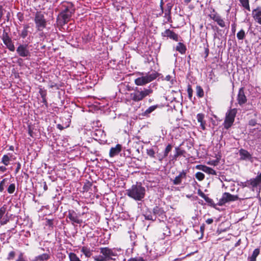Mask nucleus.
<instances>
[{"instance_id": "f257e3e1", "label": "nucleus", "mask_w": 261, "mask_h": 261, "mask_svg": "<svg viewBox=\"0 0 261 261\" xmlns=\"http://www.w3.org/2000/svg\"><path fill=\"white\" fill-rule=\"evenodd\" d=\"M146 193L145 188L142 186L141 182H137L126 190V194L130 198L137 200L142 201L145 197Z\"/></svg>"}, {"instance_id": "f03ea898", "label": "nucleus", "mask_w": 261, "mask_h": 261, "mask_svg": "<svg viewBox=\"0 0 261 261\" xmlns=\"http://www.w3.org/2000/svg\"><path fill=\"white\" fill-rule=\"evenodd\" d=\"M133 92L130 94V97L131 99L135 102L143 100L153 92V90L150 87L147 88L135 87L133 89Z\"/></svg>"}, {"instance_id": "7ed1b4c3", "label": "nucleus", "mask_w": 261, "mask_h": 261, "mask_svg": "<svg viewBox=\"0 0 261 261\" xmlns=\"http://www.w3.org/2000/svg\"><path fill=\"white\" fill-rule=\"evenodd\" d=\"M139 75H141L135 79V84L137 86H144L157 77V73L152 72V73H144L143 72H139Z\"/></svg>"}, {"instance_id": "20e7f679", "label": "nucleus", "mask_w": 261, "mask_h": 261, "mask_svg": "<svg viewBox=\"0 0 261 261\" xmlns=\"http://www.w3.org/2000/svg\"><path fill=\"white\" fill-rule=\"evenodd\" d=\"M237 113V109L236 108L231 109L226 113L224 122V126L225 128L228 129L232 125Z\"/></svg>"}, {"instance_id": "39448f33", "label": "nucleus", "mask_w": 261, "mask_h": 261, "mask_svg": "<svg viewBox=\"0 0 261 261\" xmlns=\"http://www.w3.org/2000/svg\"><path fill=\"white\" fill-rule=\"evenodd\" d=\"M80 214H77L74 210H69L66 216V221L70 222L72 225L76 224L81 225L83 223V220L80 218Z\"/></svg>"}, {"instance_id": "423d86ee", "label": "nucleus", "mask_w": 261, "mask_h": 261, "mask_svg": "<svg viewBox=\"0 0 261 261\" xmlns=\"http://www.w3.org/2000/svg\"><path fill=\"white\" fill-rule=\"evenodd\" d=\"M34 21L36 24V27L37 31H42L44 28L46 27V21L44 18L43 14L40 12H37Z\"/></svg>"}, {"instance_id": "0eeeda50", "label": "nucleus", "mask_w": 261, "mask_h": 261, "mask_svg": "<svg viewBox=\"0 0 261 261\" xmlns=\"http://www.w3.org/2000/svg\"><path fill=\"white\" fill-rule=\"evenodd\" d=\"M99 249L100 253L105 256L108 261L116 259L117 254L114 249H112L108 247H101Z\"/></svg>"}, {"instance_id": "6e6552de", "label": "nucleus", "mask_w": 261, "mask_h": 261, "mask_svg": "<svg viewBox=\"0 0 261 261\" xmlns=\"http://www.w3.org/2000/svg\"><path fill=\"white\" fill-rule=\"evenodd\" d=\"M249 188L251 189L253 191L256 190L259 192L261 189V173L254 178H251L248 180Z\"/></svg>"}, {"instance_id": "1a4fd4ad", "label": "nucleus", "mask_w": 261, "mask_h": 261, "mask_svg": "<svg viewBox=\"0 0 261 261\" xmlns=\"http://www.w3.org/2000/svg\"><path fill=\"white\" fill-rule=\"evenodd\" d=\"M238 199L237 195H233L229 193L225 192L223 194L222 197L219 199L217 204L222 206L226 202L236 201Z\"/></svg>"}, {"instance_id": "9d476101", "label": "nucleus", "mask_w": 261, "mask_h": 261, "mask_svg": "<svg viewBox=\"0 0 261 261\" xmlns=\"http://www.w3.org/2000/svg\"><path fill=\"white\" fill-rule=\"evenodd\" d=\"M16 52L21 57L25 58L31 56V53L28 49V45L27 44H20L16 49Z\"/></svg>"}, {"instance_id": "9b49d317", "label": "nucleus", "mask_w": 261, "mask_h": 261, "mask_svg": "<svg viewBox=\"0 0 261 261\" xmlns=\"http://www.w3.org/2000/svg\"><path fill=\"white\" fill-rule=\"evenodd\" d=\"M2 40L7 47L11 51L15 50V46L11 38L7 32H4L2 35Z\"/></svg>"}, {"instance_id": "f8f14e48", "label": "nucleus", "mask_w": 261, "mask_h": 261, "mask_svg": "<svg viewBox=\"0 0 261 261\" xmlns=\"http://www.w3.org/2000/svg\"><path fill=\"white\" fill-rule=\"evenodd\" d=\"M245 89L244 87L241 88L239 90L237 95V101L238 104L242 107L244 104H245L247 101V98L245 94Z\"/></svg>"}, {"instance_id": "ddd939ff", "label": "nucleus", "mask_w": 261, "mask_h": 261, "mask_svg": "<svg viewBox=\"0 0 261 261\" xmlns=\"http://www.w3.org/2000/svg\"><path fill=\"white\" fill-rule=\"evenodd\" d=\"M210 17L214 21L216 22L217 24L221 27L224 28L225 27V23L221 17L213 10V12L210 14Z\"/></svg>"}, {"instance_id": "4468645a", "label": "nucleus", "mask_w": 261, "mask_h": 261, "mask_svg": "<svg viewBox=\"0 0 261 261\" xmlns=\"http://www.w3.org/2000/svg\"><path fill=\"white\" fill-rule=\"evenodd\" d=\"M74 12V9H69V8H66L61 13L60 15L63 20L64 23H67L69 21L71 17L72 14Z\"/></svg>"}, {"instance_id": "2eb2a0df", "label": "nucleus", "mask_w": 261, "mask_h": 261, "mask_svg": "<svg viewBox=\"0 0 261 261\" xmlns=\"http://www.w3.org/2000/svg\"><path fill=\"white\" fill-rule=\"evenodd\" d=\"M240 159L243 161H248L251 162H253L252 155L246 150L241 148L239 151Z\"/></svg>"}, {"instance_id": "dca6fc26", "label": "nucleus", "mask_w": 261, "mask_h": 261, "mask_svg": "<svg viewBox=\"0 0 261 261\" xmlns=\"http://www.w3.org/2000/svg\"><path fill=\"white\" fill-rule=\"evenodd\" d=\"M162 36L164 37L169 38L175 41L179 40L178 35L170 29H167L164 32H162Z\"/></svg>"}, {"instance_id": "f3484780", "label": "nucleus", "mask_w": 261, "mask_h": 261, "mask_svg": "<svg viewBox=\"0 0 261 261\" xmlns=\"http://www.w3.org/2000/svg\"><path fill=\"white\" fill-rule=\"evenodd\" d=\"M196 168L199 170H202V171L209 174H212L214 175L217 174V173L215 170L205 165H197L196 166Z\"/></svg>"}, {"instance_id": "a211bd4d", "label": "nucleus", "mask_w": 261, "mask_h": 261, "mask_svg": "<svg viewBox=\"0 0 261 261\" xmlns=\"http://www.w3.org/2000/svg\"><path fill=\"white\" fill-rule=\"evenodd\" d=\"M121 150L122 146L119 144H117L115 147H111L109 152L110 156L112 158L118 155Z\"/></svg>"}, {"instance_id": "6ab92c4d", "label": "nucleus", "mask_w": 261, "mask_h": 261, "mask_svg": "<svg viewBox=\"0 0 261 261\" xmlns=\"http://www.w3.org/2000/svg\"><path fill=\"white\" fill-rule=\"evenodd\" d=\"M187 175V171L182 170L179 174L176 176L175 179L173 180V183L175 185H178L181 183L182 179L186 178Z\"/></svg>"}, {"instance_id": "aec40b11", "label": "nucleus", "mask_w": 261, "mask_h": 261, "mask_svg": "<svg viewBox=\"0 0 261 261\" xmlns=\"http://www.w3.org/2000/svg\"><path fill=\"white\" fill-rule=\"evenodd\" d=\"M252 15L254 20L261 24V9L257 8L252 11Z\"/></svg>"}, {"instance_id": "412c9836", "label": "nucleus", "mask_w": 261, "mask_h": 261, "mask_svg": "<svg viewBox=\"0 0 261 261\" xmlns=\"http://www.w3.org/2000/svg\"><path fill=\"white\" fill-rule=\"evenodd\" d=\"M30 27L29 24H24L23 27V29L21 31V32L19 33V35L21 38L22 39H24L27 37V36L28 35L29 33H30L29 29H30Z\"/></svg>"}, {"instance_id": "4be33fe9", "label": "nucleus", "mask_w": 261, "mask_h": 261, "mask_svg": "<svg viewBox=\"0 0 261 261\" xmlns=\"http://www.w3.org/2000/svg\"><path fill=\"white\" fill-rule=\"evenodd\" d=\"M153 216L155 217V219L158 216H161L164 214V211L163 208L160 207L158 206H155L152 210Z\"/></svg>"}, {"instance_id": "5701e85b", "label": "nucleus", "mask_w": 261, "mask_h": 261, "mask_svg": "<svg viewBox=\"0 0 261 261\" xmlns=\"http://www.w3.org/2000/svg\"><path fill=\"white\" fill-rule=\"evenodd\" d=\"M176 50L180 54H184L186 53L187 48L186 46L182 43L179 42L176 47Z\"/></svg>"}, {"instance_id": "b1692460", "label": "nucleus", "mask_w": 261, "mask_h": 261, "mask_svg": "<svg viewBox=\"0 0 261 261\" xmlns=\"http://www.w3.org/2000/svg\"><path fill=\"white\" fill-rule=\"evenodd\" d=\"M186 153V151L183 149H181L179 147L175 148V153L173 156V159L176 160L177 158L180 155H183Z\"/></svg>"}, {"instance_id": "393cba45", "label": "nucleus", "mask_w": 261, "mask_h": 261, "mask_svg": "<svg viewBox=\"0 0 261 261\" xmlns=\"http://www.w3.org/2000/svg\"><path fill=\"white\" fill-rule=\"evenodd\" d=\"M81 252L87 257H90L92 254V251L87 247H83L81 249Z\"/></svg>"}, {"instance_id": "a878e982", "label": "nucleus", "mask_w": 261, "mask_h": 261, "mask_svg": "<svg viewBox=\"0 0 261 261\" xmlns=\"http://www.w3.org/2000/svg\"><path fill=\"white\" fill-rule=\"evenodd\" d=\"M158 107V105H154L149 107L143 113V116H147L149 114L154 111Z\"/></svg>"}, {"instance_id": "bb28decb", "label": "nucleus", "mask_w": 261, "mask_h": 261, "mask_svg": "<svg viewBox=\"0 0 261 261\" xmlns=\"http://www.w3.org/2000/svg\"><path fill=\"white\" fill-rule=\"evenodd\" d=\"M240 3H241L242 6L245 8V9L247 10L248 11H250V6H249V0H239Z\"/></svg>"}, {"instance_id": "cd10ccee", "label": "nucleus", "mask_w": 261, "mask_h": 261, "mask_svg": "<svg viewBox=\"0 0 261 261\" xmlns=\"http://www.w3.org/2000/svg\"><path fill=\"white\" fill-rule=\"evenodd\" d=\"M50 257V256L47 253H43L40 255L37 256L36 258L37 260L39 261H44L48 259Z\"/></svg>"}, {"instance_id": "c85d7f7f", "label": "nucleus", "mask_w": 261, "mask_h": 261, "mask_svg": "<svg viewBox=\"0 0 261 261\" xmlns=\"http://www.w3.org/2000/svg\"><path fill=\"white\" fill-rule=\"evenodd\" d=\"M196 90L197 96L199 98L203 97L204 96V91L202 87L200 86H197Z\"/></svg>"}, {"instance_id": "c756f323", "label": "nucleus", "mask_w": 261, "mask_h": 261, "mask_svg": "<svg viewBox=\"0 0 261 261\" xmlns=\"http://www.w3.org/2000/svg\"><path fill=\"white\" fill-rule=\"evenodd\" d=\"M70 261H81L76 254L70 252L68 254Z\"/></svg>"}, {"instance_id": "7c9ffc66", "label": "nucleus", "mask_w": 261, "mask_h": 261, "mask_svg": "<svg viewBox=\"0 0 261 261\" xmlns=\"http://www.w3.org/2000/svg\"><path fill=\"white\" fill-rule=\"evenodd\" d=\"M237 38L239 40H243L246 37L245 31L242 29L237 34Z\"/></svg>"}, {"instance_id": "2f4dec72", "label": "nucleus", "mask_w": 261, "mask_h": 261, "mask_svg": "<svg viewBox=\"0 0 261 261\" xmlns=\"http://www.w3.org/2000/svg\"><path fill=\"white\" fill-rule=\"evenodd\" d=\"M93 258L95 261H108L103 255H95Z\"/></svg>"}, {"instance_id": "473e14b6", "label": "nucleus", "mask_w": 261, "mask_h": 261, "mask_svg": "<svg viewBox=\"0 0 261 261\" xmlns=\"http://www.w3.org/2000/svg\"><path fill=\"white\" fill-rule=\"evenodd\" d=\"M205 201L209 205L216 208V204L214 202L213 199L206 196L204 199Z\"/></svg>"}, {"instance_id": "72a5a7b5", "label": "nucleus", "mask_w": 261, "mask_h": 261, "mask_svg": "<svg viewBox=\"0 0 261 261\" xmlns=\"http://www.w3.org/2000/svg\"><path fill=\"white\" fill-rule=\"evenodd\" d=\"M145 219L148 220H152L155 221L156 219H155V217L153 216V214L152 215L151 213H146L144 215Z\"/></svg>"}, {"instance_id": "f704fd0d", "label": "nucleus", "mask_w": 261, "mask_h": 261, "mask_svg": "<svg viewBox=\"0 0 261 261\" xmlns=\"http://www.w3.org/2000/svg\"><path fill=\"white\" fill-rule=\"evenodd\" d=\"M172 148V146L171 144H168L166 146L164 152V158H166V156H168V153L170 151H171Z\"/></svg>"}, {"instance_id": "c9c22d12", "label": "nucleus", "mask_w": 261, "mask_h": 261, "mask_svg": "<svg viewBox=\"0 0 261 261\" xmlns=\"http://www.w3.org/2000/svg\"><path fill=\"white\" fill-rule=\"evenodd\" d=\"M187 92L188 94V97L189 99L191 100L193 96V89L190 84L188 85Z\"/></svg>"}, {"instance_id": "e433bc0d", "label": "nucleus", "mask_w": 261, "mask_h": 261, "mask_svg": "<svg viewBox=\"0 0 261 261\" xmlns=\"http://www.w3.org/2000/svg\"><path fill=\"white\" fill-rule=\"evenodd\" d=\"M10 158L8 155H4L2 158V162L6 166L8 165L9 163Z\"/></svg>"}, {"instance_id": "4c0bfd02", "label": "nucleus", "mask_w": 261, "mask_h": 261, "mask_svg": "<svg viewBox=\"0 0 261 261\" xmlns=\"http://www.w3.org/2000/svg\"><path fill=\"white\" fill-rule=\"evenodd\" d=\"M196 178L199 181L202 180L205 177L204 174L200 172H198L195 174Z\"/></svg>"}, {"instance_id": "58836bf2", "label": "nucleus", "mask_w": 261, "mask_h": 261, "mask_svg": "<svg viewBox=\"0 0 261 261\" xmlns=\"http://www.w3.org/2000/svg\"><path fill=\"white\" fill-rule=\"evenodd\" d=\"M15 190V185L14 184H11L8 187L7 191L9 194H13Z\"/></svg>"}, {"instance_id": "ea45409f", "label": "nucleus", "mask_w": 261, "mask_h": 261, "mask_svg": "<svg viewBox=\"0 0 261 261\" xmlns=\"http://www.w3.org/2000/svg\"><path fill=\"white\" fill-rule=\"evenodd\" d=\"M259 252H260V250L259 248H256V249H254L251 257L252 258H254L256 259V257L259 255Z\"/></svg>"}, {"instance_id": "a19ab883", "label": "nucleus", "mask_w": 261, "mask_h": 261, "mask_svg": "<svg viewBox=\"0 0 261 261\" xmlns=\"http://www.w3.org/2000/svg\"><path fill=\"white\" fill-rule=\"evenodd\" d=\"M7 181V179L5 178L3 179L0 182V192H3L4 190V187L6 186V182Z\"/></svg>"}, {"instance_id": "79ce46f5", "label": "nucleus", "mask_w": 261, "mask_h": 261, "mask_svg": "<svg viewBox=\"0 0 261 261\" xmlns=\"http://www.w3.org/2000/svg\"><path fill=\"white\" fill-rule=\"evenodd\" d=\"M197 119L198 122L200 123L204 121V115L202 113H199L197 115Z\"/></svg>"}, {"instance_id": "37998d69", "label": "nucleus", "mask_w": 261, "mask_h": 261, "mask_svg": "<svg viewBox=\"0 0 261 261\" xmlns=\"http://www.w3.org/2000/svg\"><path fill=\"white\" fill-rule=\"evenodd\" d=\"M15 256V252L14 251H12L9 252L7 257V260H10L14 258Z\"/></svg>"}, {"instance_id": "c03bdc74", "label": "nucleus", "mask_w": 261, "mask_h": 261, "mask_svg": "<svg viewBox=\"0 0 261 261\" xmlns=\"http://www.w3.org/2000/svg\"><path fill=\"white\" fill-rule=\"evenodd\" d=\"M39 93L40 94L41 97L42 98H46V95H47V92H46V90H44V89H42V88H40Z\"/></svg>"}, {"instance_id": "a18cd8bd", "label": "nucleus", "mask_w": 261, "mask_h": 261, "mask_svg": "<svg viewBox=\"0 0 261 261\" xmlns=\"http://www.w3.org/2000/svg\"><path fill=\"white\" fill-rule=\"evenodd\" d=\"M147 154L151 158L155 157V152L152 148L147 149Z\"/></svg>"}, {"instance_id": "49530a36", "label": "nucleus", "mask_w": 261, "mask_h": 261, "mask_svg": "<svg viewBox=\"0 0 261 261\" xmlns=\"http://www.w3.org/2000/svg\"><path fill=\"white\" fill-rule=\"evenodd\" d=\"M127 261H144V258L142 257H132L128 259Z\"/></svg>"}, {"instance_id": "de8ad7c7", "label": "nucleus", "mask_w": 261, "mask_h": 261, "mask_svg": "<svg viewBox=\"0 0 261 261\" xmlns=\"http://www.w3.org/2000/svg\"><path fill=\"white\" fill-rule=\"evenodd\" d=\"M6 211V207L3 206L0 208V220L4 216Z\"/></svg>"}, {"instance_id": "09e8293b", "label": "nucleus", "mask_w": 261, "mask_h": 261, "mask_svg": "<svg viewBox=\"0 0 261 261\" xmlns=\"http://www.w3.org/2000/svg\"><path fill=\"white\" fill-rule=\"evenodd\" d=\"M248 124L251 126H254L257 124V121L256 119H252L248 122Z\"/></svg>"}, {"instance_id": "8fccbe9b", "label": "nucleus", "mask_w": 261, "mask_h": 261, "mask_svg": "<svg viewBox=\"0 0 261 261\" xmlns=\"http://www.w3.org/2000/svg\"><path fill=\"white\" fill-rule=\"evenodd\" d=\"M91 186H92V184L90 182H88L87 183V184H85L84 186L83 189L85 191H88Z\"/></svg>"}, {"instance_id": "3c124183", "label": "nucleus", "mask_w": 261, "mask_h": 261, "mask_svg": "<svg viewBox=\"0 0 261 261\" xmlns=\"http://www.w3.org/2000/svg\"><path fill=\"white\" fill-rule=\"evenodd\" d=\"M239 185L242 188L247 187L249 188L248 180L245 182H240Z\"/></svg>"}, {"instance_id": "603ef678", "label": "nucleus", "mask_w": 261, "mask_h": 261, "mask_svg": "<svg viewBox=\"0 0 261 261\" xmlns=\"http://www.w3.org/2000/svg\"><path fill=\"white\" fill-rule=\"evenodd\" d=\"M197 193L200 196H201L204 199L207 196L200 189H198Z\"/></svg>"}, {"instance_id": "864d4df0", "label": "nucleus", "mask_w": 261, "mask_h": 261, "mask_svg": "<svg viewBox=\"0 0 261 261\" xmlns=\"http://www.w3.org/2000/svg\"><path fill=\"white\" fill-rule=\"evenodd\" d=\"M16 261H27V260L23 257V253H21L19 255L17 259L16 260Z\"/></svg>"}, {"instance_id": "5fc2aeb1", "label": "nucleus", "mask_w": 261, "mask_h": 261, "mask_svg": "<svg viewBox=\"0 0 261 261\" xmlns=\"http://www.w3.org/2000/svg\"><path fill=\"white\" fill-rule=\"evenodd\" d=\"M9 221V219L7 217H4L3 219L1 221V225H5Z\"/></svg>"}, {"instance_id": "6e6d98bb", "label": "nucleus", "mask_w": 261, "mask_h": 261, "mask_svg": "<svg viewBox=\"0 0 261 261\" xmlns=\"http://www.w3.org/2000/svg\"><path fill=\"white\" fill-rule=\"evenodd\" d=\"M17 167L15 169V173L17 174L21 168V164L19 162L16 163Z\"/></svg>"}, {"instance_id": "4d7b16f0", "label": "nucleus", "mask_w": 261, "mask_h": 261, "mask_svg": "<svg viewBox=\"0 0 261 261\" xmlns=\"http://www.w3.org/2000/svg\"><path fill=\"white\" fill-rule=\"evenodd\" d=\"M47 225L50 227L53 226V220L52 219H47L46 221Z\"/></svg>"}, {"instance_id": "13d9d810", "label": "nucleus", "mask_w": 261, "mask_h": 261, "mask_svg": "<svg viewBox=\"0 0 261 261\" xmlns=\"http://www.w3.org/2000/svg\"><path fill=\"white\" fill-rule=\"evenodd\" d=\"M171 78H172L171 76H170V75H168L166 76L165 80L167 81H171V83L173 84V80H171Z\"/></svg>"}, {"instance_id": "bf43d9fd", "label": "nucleus", "mask_w": 261, "mask_h": 261, "mask_svg": "<svg viewBox=\"0 0 261 261\" xmlns=\"http://www.w3.org/2000/svg\"><path fill=\"white\" fill-rule=\"evenodd\" d=\"M200 123L201 128L202 130H205V124H206L205 121H203V122H201Z\"/></svg>"}, {"instance_id": "052dcab7", "label": "nucleus", "mask_w": 261, "mask_h": 261, "mask_svg": "<svg viewBox=\"0 0 261 261\" xmlns=\"http://www.w3.org/2000/svg\"><path fill=\"white\" fill-rule=\"evenodd\" d=\"M41 102L44 104L46 107H48V103L46 98H42Z\"/></svg>"}, {"instance_id": "680f3d73", "label": "nucleus", "mask_w": 261, "mask_h": 261, "mask_svg": "<svg viewBox=\"0 0 261 261\" xmlns=\"http://www.w3.org/2000/svg\"><path fill=\"white\" fill-rule=\"evenodd\" d=\"M213 221L214 220L212 218H208L206 220L205 222L207 224H211L213 223Z\"/></svg>"}, {"instance_id": "e2e57ef3", "label": "nucleus", "mask_w": 261, "mask_h": 261, "mask_svg": "<svg viewBox=\"0 0 261 261\" xmlns=\"http://www.w3.org/2000/svg\"><path fill=\"white\" fill-rule=\"evenodd\" d=\"M136 234L134 233H130V238L132 241H133L136 238Z\"/></svg>"}, {"instance_id": "0e129e2a", "label": "nucleus", "mask_w": 261, "mask_h": 261, "mask_svg": "<svg viewBox=\"0 0 261 261\" xmlns=\"http://www.w3.org/2000/svg\"><path fill=\"white\" fill-rule=\"evenodd\" d=\"M167 5L168 6V14L170 15L171 9V6H170V4H168Z\"/></svg>"}, {"instance_id": "69168bd1", "label": "nucleus", "mask_w": 261, "mask_h": 261, "mask_svg": "<svg viewBox=\"0 0 261 261\" xmlns=\"http://www.w3.org/2000/svg\"><path fill=\"white\" fill-rule=\"evenodd\" d=\"M208 53H209V49L208 48H205V58H206L208 55Z\"/></svg>"}, {"instance_id": "338daca9", "label": "nucleus", "mask_w": 261, "mask_h": 261, "mask_svg": "<svg viewBox=\"0 0 261 261\" xmlns=\"http://www.w3.org/2000/svg\"><path fill=\"white\" fill-rule=\"evenodd\" d=\"M204 227H205V225L204 224H203L202 225H201V226H200L201 232H203L204 231Z\"/></svg>"}, {"instance_id": "774afa93", "label": "nucleus", "mask_w": 261, "mask_h": 261, "mask_svg": "<svg viewBox=\"0 0 261 261\" xmlns=\"http://www.w3.org/2000/svg\"><path fill=\"white\" fill-rule=\"evenodd\" d=\"M248 260L249 261H256V259L254 258H252L251 256L248 257Z\"/></svg>"}]
</instances>
